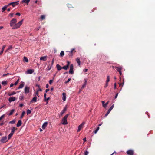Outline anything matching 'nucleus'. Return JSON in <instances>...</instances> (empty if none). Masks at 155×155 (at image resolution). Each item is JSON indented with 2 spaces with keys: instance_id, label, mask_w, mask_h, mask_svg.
<instances>
[{
  "instance_id": "obj_1",
  "label": "nucleus",
  "mask_w": 155,
  "mask_h": 155,
  "mask_svg": "<svg viewBox=\"0 0 155 155\" xmlns=\"http://www.w3.org/2000/svg\"><path fill=\"white\" fill-rule=\"evenodd\" d=\"M23 21V19L21 20L18 23L17 20L15 18H13L10 21V25L12 27V29H15L19 28L22 24Z\"/></svg>"
},
{
  "instance_id": "obj_2",
  "label": "nucleus",
  "mask_w": 155,
  "mask_h": 155,
  "mask_svg": "<svg viewBox=\"0 0 155 155\" xmlns=\"http://www.w3.org/2000/svg\"><path fill=\"white\" fill-rule=\"evenodd\" d=\"M69 116V114H67L66 115L62 120V124L63 125H65L68 124V122L67 121V118Z\"/></svg>"
},
{
  "instance_id": "obj_3",
  "label": "nucleus",
  "mask_w": 155,
  "mask_h": 155,
  "mask_svg": "<svg viewBox=\"0 0 155 155\" xmlns=\"http://www.w3.org/2000/svg\"><path fill=\"white\" fill-rule=\"evenodd\" d=\"M24 92L25 94L29 93L30 92V87L26 85L24 89Z\"/></svg>"
},
{
  "instance_id": "obj_4",
  "label": "nucleus",
  "mask_w": 155,
  "mask_h": 155,
  "mask_svg": "<svg viewBox=\"0 0 155 155\" xmlns=\"http://www.w3.org/2000/svg\"><path fill=\"white\" fill-rule=\"evenodd\" d=\"M85 124L84 122H82L80 125L78 127V129L77 130V132H79L81 129L83 127L84 125Z\"/></svg>"
},
{
  "instance_id": "obj_5",
  "label": "nucleus",
  "mask_w": 155,
  "mask_h": 155,
  "mask_svg": "<svg viewBox=\"0 0 155 155\" xmlns=\"http://www.w3.org/2000/svg\"><path fill=\"white\" fill-rule=\"evenodd\" d=\"M73 64H71L70 65V69L69 71V73L70 74H72L74 73L73 72Z\"/></svg>"
},
{
  "instance_id": "obj_6",
  "label": "nucleus",
  "mask_w": 155,
  "mask_h": 155,
  "mask_svg": "<svg viewBox=\"0 0 155 155\" xmlns=\"http://www.w3.org/2000/svg\"><path fill=\"white\" fill-rule=\"evenodd\" d=\"M67 64L66 66H64L62 67V69L65 70H67L69 68V66L70 64V62L68 61H67Z\"/></svg>"
},
{
  "instance_id": "obj_7",
  "label": "nucleus",
  "mask_w": 155,
  "mask_h": 155,
  "mask_svg": "<svg viewBox=\"0 0 155 155\" xmlns=\"http://www.w3.org/2000/svg\"><path fill=\"white\" fill-rule=\"evenodd\" d=\"M8 140L7 139V137L6 136L3 137L1 140L2 143H5L7 142Z\"/></svg>"
},
{
  "instance_id": "obj_8",
  "label": "nucleus",
  "mask_w": 155,
  "mask_h": 155,
  "mask_svg": "<svg viewBox=\"0 0 155 155\" xmlns=\"http://www.w3.org/2000/svg\"><path fill=\"white\" fill-rule=\"evenodd\" d=\"M25 85V82H24L21 81L20 83V84L18 87V89H20L22 88Z\"/></svg>"
},
{
  "instance_id": "obj_9",
  "label": "nucleus",
  "mask_w": 155,
  "mask_h": 155,
  "mask_svg": "<svg viewBox=\"0 0 155 155\" xmlns=\"http://www.w3.org/2000/svg\"><path fill=\"white\" fill-rule=\"evenodd\" d=\"M127 153L128 155H133L134 152L132 150H129L127 151Z\"/></svg>"
},
{
  "instance_id": "obj_10",
  "label": "nucleus",
  "mask_w": 155,
  "mask_h": 155,
  "mask_svg": "<svg viewBox=\"0 0 155 155\" xmlns=\"http://www.w3.org/2000/svg\"><path fill=\"white\" fill-rule=\"evenodd\" d=\"M16 100V98L14 97H10L8 99V101L9 102L15 101Z\"/></svg>"
},
{
  "instance_id": "obj_11",
  "label": "nucleus",
  "mask_w": 155,
  "mask_h": 155,
  "mask_svg": "<svg viewBox=\"0 0 155 155\" xmlns=\"http://www.w3.org/2000/svg\"><path fill=\"white\" fill-rule=\"evenodd\" d=\"M44 100L45 101L47 102V104H48V100L50 99L49 97H48V98H46V94L45 93L44 94Z\"/></svg>"
},
{
  "instance_id": "obj_12",
  "label": "nucleus",
  "mask_w": 155,
  "mask_h": 155,
  "mask_svg": "<svg viewBox=\"0 0 155 155\" xmlns=\"http://www.w3.org/2000/svg\"><path fill=\"white\" fill-rule=\"evenodd\" d=\"M34 72V70L33 69H29L26 72V74H31Z\"/></svg>"
},
{
  "instance_id": "obj_13",
  "label": "nucleus",
  "mask_w": 155,
  "mask_h": 155,
  "mask_svg": "<svg viewBox=\"0 0 155 155\" xmlns=\"http://www.w3.org/2000/svg\"><path fill=\"white\" fill-rule=\"evenodd\" d=\"M66 94L65 93H62V99L64 101H65L66 100Z\"/></svg>"
},
{
  "instance_id": "obj_14",
  "label": "nucleus",
  "mask_w": 155,
  "mask_h": 155,
  "mask_svg": "<svg viewBox=\"0 0 155 155\" xmlns=\"http://www.w3.org/2000/svg\"><path fill=\"white\" fill-rule=\"evenodd\" d=\"M37 97L36 95H35L34 97L32 98V100L31 101V103L33 102H36L37 101Z\"/></svg>"
},
{
  "instance_id": "obj_15",
  "label": "nucleus",
  "mask_w": 155,
  "mask_h": 155,
  "mask_svg": "<svg viewBox=\"0 0 155 155\" xmlns=\"http://www.w3.org/2000/svg\"><path fill=\"white\" fill-rule=\"evenodd\" d=\"M47 124L48 123L47 122L44 123L42 125V128L43 129H45L47 126Z\"/></svg>"
},
{
  "instance_id": "obj_16",
  "label": "nucleus",
  "mask_w": 155,
  "mask_h": 155,
  "mask_svg": "<svg viewBox=\"0 0 155 155\" xmlns=\"http://www.w3.org/2000/svg\"><path fill=\"white\" fill-rule=\"evenodd\" d=\"M30 1V0H22L21 1V3H25L28 5Z\"/></svg>"
},
{
  "instance_id": "obj_17",
  "label": "nucleus",
  "mask_w": 155,
  "mask_h": 155,
  "mask_svg": "<svg viewBox=\"0 0 155 155\" xmlns=\"http://www.w3.org/2000/svg\"><path fill=\"white\" fill-rule=\"evenodd\" d=\"M47 57L46 56L41 57L40 58L41 60H42L44 61H45L46 60Z\"/></svg>"
},
{
  "instance_id": "obj_18",
  "label": "nucleus",
  "mask_w": 155,
  "mask_h": 155,
  "mask_svg": "<svg viewBox=\"0 0 155 155\" xmlns=\"http://www.w3.org/2000/svg\"><path fill=\"white\" fill-rule=\"evenodd\" d=\"M12 5L13 7H15L16 5H18V1H17V2H12Z\"/></svg>"
},
{
  "instance_id": "obj_19",
  "label": "nucleus",
  "mask_w": 155,
  "mask_h": 155,
  "mask_svg": "<svg viewBox=\"0 0 155 155\" xmlns=\"http://www.w3.org/2000/svg\"><path fill=\"white\" fill-rule=\"evenodd\" d=\"M115 68L117 70V71H118L119 72L121 71V70L122 69V67H115Z\"/></svg>"
},
{
  "instance_id": "obj_20",
  "label": "nucleus",
  "mask_w": 155,
  "mask_h": 155,
  "mask_svg": "<svg viewBox=\"0 0 155 155\" xmlns=\"http://www.w3.org/2000/svg\"><path fill=\"white\" fill-rule=\"evenodd\" d=\"M22 124L21 121V120H18L17 122V127H19Z\"/></svg>"
},
{
  "instance_id": "obj_21",
  "label": "nucleus",
  "mask_w": 155,
  "mask_h": 155,
  "mask_svg": "<svg viewBox=\"0 0 155 155\" xmlns=\"http://www.w3.org/2000/svg\"><path fill=\"white\" fill-rule=\"evenodd\" d=\"M12 45L9 46L8 48L5 50V52H6L12 49Z\"/></svg>"
},
{
  "instance_id": "obj_22",
  "label": "nucleus",
  "mask_w": 155,
  "mask_h": 155,
  "mask_svg": "<svg viewBox=\"0 0 155 155\" xmlns=\"http://www.w3.org/2000/svg\"><path fill=\"white\" fill-rule=\"evenodd\" d=\"M56 67L57 69L58 70L60 71L61 69H62V67H61L60 65L59 64H57L56 65Z\"/></svg>"
},
{
  "instance_id": "obj_23",
  "label": "nucleus",
  "mask_w": 155,
  "mask_h": 155,
  "mask_svg": "<svg viewBox=\"0 0 155 155\" xmlns=\"http://www.w3.org/2000/svg\"><path fill=\"white\" fill-rule=\"evenodd\" d=\"M16 130V128L15 127H12L11 128V133L14 134L15 130Z\"/></svg>"
},
{
  "instance_id": "obj_24",
  "label": "nucleus",
  "mask_w": 155,
  "mask_h": 155,
  "mask_svg": "<svg viewBox=\"0 0 155 155\" xmlns=\"http://www.w3.org/2000/svg\"><path fill=\"white\" fill-rule=\"evenodd\" d=\"M66 107H64V108L63 109V110L61 111V112L60 113V115H61V116H62L63 114L64 113V112H65V111H66Z\"/></svg>"
},
{
  "instance_id": "obj_25",
  "label": "nucleus",
  "mask_w": 155,
  "mask_h": 155,
  "mask_svg": "<svg viewBox=\"0 0 155 155\" xmlns=\"http://www.w3.org/2000/svg\"><path fill=\"white\" fill-rule=\"evenodd\" d=\"M84 80L85 82H84V84H83V85L82 86V88H83L84 87H85L87 84V81L86 79H84Z\"/></svg>"
},
{
  "instance_id": "obj_26",
  "label": "nucleus",
  "mask_w": 155,
  "mask_h": 155,
  "mask_svg": "<svg viewBox=\"0 0 155 155\" xmlns=\"http://www.w3.org/2000/svg\"><path fill=\"white\" fill-rule=\"evenodd\" d=\"M112 110L110 108L108 109V111L107 113L105 115V117L107 116L108 114H109L110 112L111 111V110Z\"/></svg>"
},
{
  "instance_id": "obj_27",
  "label": "nucleus",
  "mask_w": 155,
  "mask_h": 155,
  "mask_svg": "<svg viewBox=\"0 0 155 155\" xmlns=\"http://www.w3.org/2000/svg\"><path fill=\"white\" fill-rule=\"evenodd\" d=\"M8 7V6H6V5L4 6L2 8V12H4L7 8Z\"/></svg>"
},
{
  "instance_id": "obj_28",
  "label": "nucleus",
  "mask_w": 155,
  "mask_h": 155,
  "mask_svg": "<svg viewBox=\"0 0 155 155\" xmlns=\"http://www.w3.org/2000/svg\"><path fill=\"white\" fill-rule=\"evenodd\" d=\"M24 99V97L23 94H21L19 96V99L20 100H22Z\"/></svg>"
},
{
  "instance_id": "obj_29",
  "label": "nucleus",
  "mask_w": 155,
  "mask_h": 155,
  "mask_svg": "<svg viewBox=\"0 0 155 155\" xmlns=\"http://www.w3.org/2000/svg\"><path fill=\"white\" fill-rule=\"evenodd\" d=\"M76 61L78 63V65L80 66V61L79 58H77L76 59Z\"/></svg>"
},
{
  "instance_id": "obj_30",
  "label": "nucleus",
  "mask_w": 155,
  "mask_h": 155,
  "mask_svg": "<svg viewBox=\"0 0 155 155\" xmlns=\"http://www.w3.org/2000/svg\"><path fill=\"white\" fill-rule=\"evenodd\" d=\"M110 78L109 76H107V80L106 81V83H108L110 81Z\"/></svg>"
},
{
  "instance_id": "obj_31",
  "label": "nucleus",
  "mask_w": 155,
  "mask_h": 155,
  "mask_svg": "<svg viewBox=\"0 0 155 155\" xmlns=\"http://www.w3.org/2000/svg\"><path fill=\"white\" fill-rule=\"evenodd\" d=\"M13 134L12 133H10L8 136V140L10 139L11 138Z\"/></svg>"
},
{
  "instance_id": "obj_32",
  "label": "nucleus",
  "mask_w": 155,
  "mask_h": 155,
  "mask_svg": "<svg viewBox=\"0 0 155 155\" xmlns=\"http://www.w3.org/2000/svg\"><path fill=\"white\" fill-rule=\"evenodd\" d=\"M2 84L3 85H6L7 84V82L6 81H4L2 82Z\"/></svg>"
},
{
  "instance_id": "obj_33",
  "label": "nucleus",
  "mask_w": 155,
  "mask_h": 155,
  "mask_svg": "<svg viewBox=\"0 0 155 155\" xmlns=\"http://www.w3.org/2000/svg\"><path fill=\"white\" fill-rule=\"evenodd\" d=\"M15 110L14 109H12L10 111L9 113V115L10 116L12 115L14 112Z\"/></svg>"
},
{
  "instance_id": "obj_34",
  "label": "nucleus",
  "mask_w": 155,
  "mask_h": 155,
  "mask_svg": "<svg viewBox=\"0 0 155 155\" xmlns=\"http://www.w3.org/2000/svg\"><path fill=\"white\" fill-rule=\"evenodd\" d=\"M24 60L26 62H28V58L24 56L23 58Z\"/></svg>"
},
{
  "instance_id": "obj_35",
  "label": "nucleus",
  "mask_w": 155,
  "mask_h": 155,
  "mask_svg": "<svg viewBox=\"0 0 155 155\" xmlns=\"http://www.w3.org/2000/svg\"><path fill=\"white\" fill-rule=\"evenodd\" d=\"M16 94V93L15 92H13L11 93H9L8 94V96H11L12 95H14Z\"/></svg>"
},
{
  "instance_id": "obj_36",
  "label": "nucleus",
  "mask_w": 155,
  "mask_h": 155,
  "mask_svg": "<svg viewBox=\"0 0 155 155\" xmlns=\"http://www.w3.org/2000/svg\"><path fill=\"white\" fill-rule=\"evenodd\" d=\"M25 114V111H23L21 114V116L20 118H22L24 116Z\"/></svg>"
},
{
  "instance_id": "obj_37",
  "label": "nucleus",
  "mask_w": 155,
  "mask_h": 155,
  "mask_svg": "<svg viewBox=\"0 0 155 155\" xmlns=\"http://www.w3.org/2000/svg\"><path fill=\"white\" fill-rule=\"evenodd\" d=\"M64 52L63 51H61L60 53V55L61 56H63L64 55Z\"/></svg>"
},
{
  "instance_id": "obj_38",
  "label": "nucleus",
  "mask_w": 155,
  "mask_h": 155,
  "mask_svg": "<svg viewBox=\"0 0 155 155\" xmlns=\"http://www.w3.org/2000/svg\"><path fill=\"white\" fill-rule=\"evenodd\" d=\"M99 127H98L97 129H96V130H95V131H94V133L95 134H96L97 132L98 131V130H99Z\"/></svg>"
},
{
  "instance_id": "obj_39",
  "label": "nucleus",
  "mask_w": 155,
  "mask_h": 155,
  "mask_svg": "<svg viewBox=\"0 0 155 155\" xmlns=\"http://www.w3.org/2000/svg\"><path fill=\"white\" fill-rule=\"evenodd\" d=\"M31 113V111L30 110L28 109L27 110V114H30Z\"/></svg>"
},
{
  "instance_id": "obj_40",
  "label": "nucleus",
  "mask_w": 155,
  "mask_h": 155,
  "mask_svg": "<svg viewBox=\"0 0 155 155\" xmlns=\"http://www.w3.org/2000/svg\"><path fill=\"white\" fill-rule=\"evenodd\" d=\"M5 115L4 114H3L0 117V120L2 119L3 118H4L5 117Z\"/></svg>"
},
{
  "instance_id": "obj_41",
  "label": "nucleus",
  "mask_w": 155,
  "mask_h": 155,
  "mask_svg": "<svg viewBox=\"0 0 155 155\" xmlns=\"http://www.w3.org/2000/svg\"><path fill=\"white\" fill-rule=\"evenodd\" d=\"M41 18L42 20H43L45 19V16L44 15H42L41 17Z\"/></svg>"
},
{
  "instance_id": "obj_42",
  "label": "nucleus",
  "mask_w": 155,
  "mask_h": 155,
  "mask_svg": "<svg viewBox=\"0 0 155 155\" xmlns=\"http://www.w3.org/2000/svg\"><path fill=\"white\" fill-rule=\"evenodd\" d=\"M6 47V45H4L3 46H2V51H4L5 48V47Z\"/></svg>"
},
{
  "instance_id": "obj_43",
  "label": "nucleus",
  "mask_w": 155,
  "mask_h": 155,
  "mask_svg": "<svg viewBox=\"0 0 155 155\" xmlns=\"http://www.w3.org/2000/svg\"><path fill=\"white\" fill-rule=\"evenodd\" d=\"M15 123V121L14 120H13L12 121H10L9 122V123L14 124Z\"/></svg>"
},
{
  "instance_id": "obj_44",
  "label": "nucleus",
  "mask_w": 155,
  "mask_h": 155,
  "mask_svg": "<svg viewBox=\"0 0 155 155\" xmlns=\"http://www.w3.org/2000/svg\"><path fill=\"white\" fill-rule=\"evenodd\" d=\"M52 67V66H48L47 68V69L48 70H50V69H51V68Z\"/></svg>"
},
{
  "instance_id": "obj_45",
  "label": "nucleus",
  "mask_w": 155,
  "mask_h": 155,
  "mask_svg": "<svg viewBox=\"0 0 155 155\" xmlns=\"http://www.w3.org/2000/svg\"><path fill=\"white\" fill-rule=\"evenodd\" d=\"M53 82V80H50L49 81V83L50 84H51Z\"/></svg>"
},
{
  "instance_id": "obj_46",
  "label": "nucleus",
  "mask_w": 155,
  "mask_h": 155,
  "mask_svg": "<svg viewBox=\"0 0 155 155\" xmlns=\"http://www.w3.org/2000/svg\"><path fill=\"white\" fill-rule=\"evenodd\" d=\"M107 105L106 103L104 104H103V106L104 108H106L107 107Z\"/></svg>"
},
{
  "instance_id": "obj_47",
  "label": "nucleus",
  "mask_w": 155,
  "mask_h": 155,
  "mask_svg": "<svg viewBox=\"0 0 155 155\" xmlns=\"http://www.w3.org/2000/svg\"><path fill=\"white\" fill-rule=\"evenodd\" d=\"M71 80V78H68V80L67 81L65 82V83H68Z\"/></svg>"
},
{
  "instance_id": "obj_48",
  "label": "nucleus",
  "mask_w": 155,
  "mask_h": 155,
  "mask_svg": "<svg viewBox=\"0 0 155 155\" xmlns=\"http://www.w3.org/2000/svg\"><path fill=\"white\" fill-rule=\"evenodd\" d=\"M88 152L87 151H86L84 152V155H88Z\"/></svg>"
},
{
  "instance_id": "obj_49",
  "label": "nucleus",
  "mask_w": 155,
  "mask_h": 155,
  "mask_svg": "<svg viewBox=\"0 0 155 155\" xmlns=\"http://www.w3.org/2000/svg\"><path fill=\"white\" fill-rule=\"evenodd\" d=\"M13 15H14V14L13 13H10L9 14V16H10L11 17H12L13 16Z\"/></svg>"
},
{
  "instance_id": "obj_50",
  "label": "nucleus",
  "mask_w": 155,
  "mask_h": 155,
  "mask_svg": "<svg viewBox=\"0 0 155 155\" xmlns=\"http://www.w3.org/2000/svg\"><path fill=\"white\" fill-rule=\"evenodd\" d=\"M108 83H106L105 85L104 86V87L106 88L108 86Z\"/></svg>"
},
{
  "instance_id": "obj_51",
  "label": "nucleus",
  "mask_w": 155,
  "mask_h": 155,
  "mask_svg": "<svg viewBox=\"0 0 155 155\" xmlns=\"http://www.w3.org/2000/svg\"><path fill=\"white\" fill-rule=\"evenodd\" d=\"M15 15L18 16H20L21 15V14L19 13H17L15 14Z\"/></svg>"
},
{
  "instance_id": "obj_52",
  "label": "nucleus",
  "mask_w": 155,
  "mask_h": 155,
  "mask_svg": "<svg viewBox=\"0 0 155 155\" xmlns=\"http://www.w3.org/2000/svg\"><path fill=\"white\" fill-rule=\"evenodd\" d=\"M14 85V84H13V83H11V84H10V87H12Z\"/></svg>"
},
{
  "instance_id": "obj_53",
  "label": "nucleus",
  "mask_w": 155,
  "mask_h": 155,
  "mask_svg": "<svg viewBox=\"0 0 155 155\" xmlns=\"http://www.w3.org/2000/svg\"><path fill=\"white\" fill-rule=\"evenodd\" d=\"M12 4H13V3H12V2H11V3H9V4H8V5H6V6H8H8L10 5H12Z\"/></svg>"
},
{
  "instance_id": "obj_54",
  "label": "nucleus",
  "mask_w": 155,
  "mask_h": 155,
  "mask_svg": "<svg viewBox=\"0 0 155 155\" xmlns=\"http://www.w3.org/2000/svg\"><path fill=\"white\" fill-rule=\"evenodd\" d=\"M123 85H124V81L123 82L122 84V83L120 84H119V85H120V86H122V87L123 86Z\"/></svg>"
},
{
  "instance_id": "obj_55",
  "label": "nucleus",
  "mask_w": 155,
  "mask_h": 155,
  "mask_svg": "<svg viewBox=\"0 0 155 155\" xmlns=\"http://www.w3.org/2000/svg\"><path fill=\"white\" fill-rule=\"evenodd\" d=\"M114 104H113V105H112V106L110 108L111 109H112L114 107Z\"/></svg>"
},
{
  "instance_id": "obj_56",
  "label": "nucleus",
  "mask_w": 155,
  "mask_h": 155,
  "mask_svg": "<svg viewBox=\"0 0 155 155\" xmlns=\"http://www.w3.org/2000/svg\"><path fill=\"white\" fill-rule=\"evenodd\" d=\"M116 83H115L114 84V89H115L116 88Z\"/></svg>"
},
{
  "instance_id": "obj_57",
  "label": "nucleus",
  "mask_w": 155,
  "mask_h": 155,
  "mask_svg": "<svg viewBox=\"0 0 155 155\" xmlns=\"http://www.w3.org/2000/svg\"><path fill=\"white\" fill-rule=\"evenodd\" d=\"M118 93H117L116 94V95L115 97V99H116L117 98V97L118 96Z\"/></svg>"
},
{
  "instance_id": "obj_58",
  "label": "nucleus",
  "mask_w": 155,
  "mask_h": 155,
  "mask_svg": "<svg viewBox=\"0 0 155 155\" xmlns=\"http://www.w3.org/2000/svg\"><path fill=\"white\" fill-rule=\"evenodd\" d=\"M18 83L17 82V81H15V83H14V84L15 85H17V84Z\"/></svg>"
},
{
  "instance_id": "obj_59",
  "label": "nucleus",
  "mask_w": 155,
  "mask_h": 155,
  "mask_svg": "<svg viewBox=\"0 0 155 155\" xmlns=\"http://www.w3.org/2000/svg\"><path fill=\"white\" fill-rule=\"evenodd\" d=\"M54 58H53L52 59V65L51 66H52V65H53V64L54 63Z\"/></svg>"
},
{
  "instance_id": "obj_60",
  "label": "nucleus",
  "mask_w": 155,
  "mask_h": 155,
  "mask_svg": "<svg viewBox=\"0 0 155 155\" xmlns=\"http://www.w3.org/2000/svg\"><path fill=\"white\" fill-rule=\"evenodd\" d=\"M42 91V90L40 88H39V89L37 91Z\"/></svg>"
},
{
  "instance_id": "obj_61",
  "label": "nucleus",
  "mask_w": 155,
  "mask_h": 155,
  "mask_svg": "<svg viewBox=\"0 0 155 155\" xmlns=\"http://www.w3.org/2000/svg\"><path fill=\"white\" fill-rule=\"evenodd\" d=\"M84 71L85 72H86L87 71L88 69H85L84 70Z\"/></svg>"
},
{
  "instance_id": "obj_62",
  "label": "nucleus",
  "mask_w": 155,
  "mask_h": 155,
  "mask_svg": "<svg viewBox=\"0 0 155 155\" xmlns=\"http://www.w3.org/2000/svg\"><path fill=\"white\" fill-rule=\"evenodd\" d=\"M83 140L84 141V142H85L86 141V138H84L83 139Z\"/></svg>"
},
{
  "instance_id": "obj_63",
  "label": "nucleus",
  "mask_w": 155,
  "mask_h": 155,
  "mask_svg": "<svg viewBox=\"0 0 155 155\" xmlns=\"http://www.w3.org/2000/svg\"><path fill=\"white\" fill-rule=\"evenodd\" d=\"M49 87V85L48 84H46V88H48Z\"/></svg>"
},
{
  "instance_id": "obj_64",
  "label": "nucleus",
  "mask_w": 155,
  "mask_h": 155,
  "mask_svg": "<svg viewBox=\"0 0 155 155\" xmlns=\"http://www.w3.org/2000/svg\"><path fill=\"white\" fill-rule=\"evenodd\" d=\"M23 106V104H20V106L21 107H22V106Z\"/></svg>"
}]
</instances>
